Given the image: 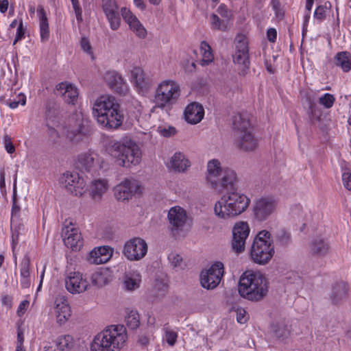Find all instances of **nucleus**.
<instances>
[{"label": "nucleus", "instance_id": "obj_1", "mask_svg": "<svg viewBox=\"0 0 351 351\" xmlns=\"http://www.w3.org/2000/svg\"><path fill=\"white\" fill-rule=\"evenodd\" d=\"M92 114L97 123L107 129H117L123 121L119 104L114 96L108 94L101 95L94 100Z\"/></svg>", "mask_w": 351, "mask_h": 351}, {"label": "nucleus", "instance_id": "obj_2", "mask_svg": "<svg viewBox=\"0 0 351 351\" xmlns=\"http://www.w3.org/2000/svg\"><path fill=\"white\" fill-rule=\"evenodd\" d=\"M251 203L250 198L237 190L223 193L213 206L215 215L223 220L234 219L244 213Z\"/></svg>", "mask_w": 351, "mask_h": 351}, {"label": "nucleus", "instance_id": "obj_3", "mask_svg": "<svg viewBox=\"0 0 351 351\" xmlns=\"http://www.w3.org/2000/svg\"><path fill=\"white\" fill-rule=\"evenodd\" d=\"M205 178L209 187L217 192L234 187L239 180L236 171L223 167L221 162L217 158L208 161Z\"/></svg>", "mask_w": 351, "mask_h": 351}, {"label": "nucleus", "instance_id": "obj_4", "mask_svg": "<svg viewBox=\"0 0 351 351\" xmlns=\"http://www.w3.org/2000/svg\"><path fill=\"white\" fill-rule=\"evenodd\" d=\"M107 152L117 165L124 168L136 167L142 160L140 146L131 139L113 142L107 148Z\"/></svg>", "mask_w": 351, "mask_h": 351}, {"label": "nucleus", "instance_id": "obj_5", "mask_svg": "<svg viewBox=\"0 0 351 351\" xmlns=\"http://www.w3.org/2000/svg\"><path fill=\"white\" fill-rule=\"evenodd\" d=\"M127 337L123 325H111L94 337L90 351H120Z\"/></svg>", "mask_w": 351, "mask_h": 351}, {"label": "nucleus", "instance_id": "obj_6", "mask_svg": "<svg viewBox=\"0 0 351 351\" xmlns=\"http://www.w3.org/2000/svg\"><path fill=\"white\" fill-rule=\"evenodd\" d=\"M238 291L243 298L250 301H260L268 292L267 280L261 273L246 271L240 277Z\"/></svg>", "mask_w": 351, "mask_h": 351}, {"label": "nucleus", "instance_id": "obj_7", "mask_svg": "<svg viewBox=\"0 0 351 351\" xmlns=\"http://www.w3.org/2000/svg\"><path fill=\"white\" fill-rule=\"evenodd\" d=\"M181 93L180 85L177 81L172 79L161 80L154 91V108L164 110L171 108L180 99Z\"/></svg>", "mask_w": 351, "mask_h": 351}, {"label": "nucleus", "instance_id": "obj_8", "mask_svg": "<svg viewBox=\"0 0 351 351\" xmlns=\"http://www.w3.org/2000/svg\"><path fill=\"white\" fill-rule=\"evenodd\" d=\"M173 234L177 238H184L190 232L192 227V218L187 210L179 206L171 207L167 215Z\"/></svg>", "mask_w": 351, "mask_h": 351}, {"label": "nucleus", "instance_id": "obj_9", "mask_svg": "<svg viewBox=\"0 0 351 351\" xmlns=\"http://www.w3.org/2000/svg\"><path fill=\"white\" fill-rule=\"evenodd\" d=\"M234 125L236 132V146L243 152L254 151L258 145V141L252 134L249 121L243 119L241 116L236 117Z\"/></svg>", "mask_w": 351, "mask_h": 351}, {"label": "nucleus", "instance_id": "obj_10", "mask_svg": "<svg viewBox=\"0 0 351 351\" xmlns=\"http://www.w3.org/2000/svg\"><path fill=\"white\" fill-rule=\"evenodd\" d=\"M59 183L73 196L82 197L87 193L86 182L77 173L66 171L60 176Z\"/></svg>", "mask_w": 351, "mask_h": 351}, {"label": "nucleus", "instance_id": "obj_11", "mask_svg": "<svg viewBox=\"0 0 351 351\" xmlns=\"http://www.w3.org/2000/svg\"><path fill=\"white\" fill-rule=\"evenodd\" d=\"M248 40L244 35H237L235 38V53L233 62L240 75H245L249 69Z\"/></svg>", "mask_w": 351, "mask_h": 351}, {"label": "nucleus", "instance_id": "obj_12", "mask_svg": "<svg viewBox=\"0 0 351 351\" xmlns=\"http://www.w3.org/2000/svg\"><path fill=\"white\" fill-rule=\"evenodd\" d=\"M277 199L270 195L256 199L253 204L252 213L255 220L262 222L267 220L276 210Z\"/></svg>", "mask_w": 351, "mask_h": 351}, {"label": "nucleus", "instance_id": "obj_13", "mask_svg": "<svg viewBox=\"0 0 351 351\" xmlns=\"http://www.w3.org/2000/svg\"><path fill=\"white\" fill-rule=\"evenodd\" d=\"M143 187L140 182L133 178H125L114 188V195L118 201H128L135 194H141Z\"/></svg>", "mask_w": 351, "mask_h": 351}, {"label": "nucleus", "instance_id": "obj_14", "mask_svg": "<svg viewBox=\"0 0 351 351\" xmlns=\"http://www.w3.org/2000/svg\"><path fill=\"white\" fill-rule=\"evenodd\" d=\"M128 77L134 90L141 95H147L153 84L152 78L140 66H134L130 69Z\"/></svg>", "mask_w": 351, "mask_h": 351}, {"label": "nucleus", "instance_id": "obj_15", "mask_svg": "<svg viewBox=\"0 0 351 351\" xmlns=\"http://www.w3.org/2000/svg\"><path fill=\"white\" fill-rule=\"evenodd\" d=\"M224 274L222 263L217 261L201 272L200 283L206 289H213L220 283Z\"/></svg>", "mask_w": 351, "mask_h": 351}, {"label": "nucleus", "instance_id": "obj_16", "mask_svg": "<svg viewBox=\"0 0 351 351\" xmlns=\"http://www.w3.org/2000/svg\"><path fill=\"white\" fill-rule=\"evenodd\" d=\"M209 17V24L213 30L228 31L232 25V15L227 7L221 4Z\"/></svg>", "mask_w": 351, "mask_h": 351}, {"label": "nucleus", "instance_id": "obj_17", "mask_svg": "<svg viewBox=\"0 0 351 351\" xmlns=\"http://www.w3.org/2000/svg\"><path fill=\"white\" fill-rule=\"evenodd\" d=\"M75 164L80 169L92 171L101 169L104 167V160L97 153L88 151L80 154Z\"/></svg>", "mask_w": 351, "mask_h": 351}, {"label": "nucleus", "instance_id": "obj_18", "mask_svg": "<svg viewBox=\"0 0 351 351\" xmlns=\"http://www.w3.org/2000/svg\"><path fill=\"white\" fill-rule=\"evenodd\" d=\"M274 254L272 243H252L250 256L252 261L259 265L267 264Z\"/></svg>", "mask_w": 351, "mask_h": 351}, {"label": "nucleus", "instance_id": "obj_19", "mask_svg": "<svg viewBox=\"0 0 351 351\" xmlns=\"http://www.w3.org/2000/svg\"><path fill=\"white\" fill-rule=\"evenodd\" d=\"M66 290L72 294L81 293L90 287L86 278L79 271H71L65 278Z\"/></svg>", "mask_w": 351, "mask_h": 351}, {"label": "nucleus", "instance_id": "obj_20", "mask_svg": "<svg viewBox=\"0 0 351 351\" xmlns=\"http://www.w3.org/2000/svg\"><path fill=\"white\" fill-rule=\"evenodd\" d=\"M107 85L119 95H125L129 92V86L122 75L116 71H108L104 75Z\"/></svg>", "mask_w": 351, "mask_h": 351}, {"label": "nucleus", "instance_id": "obj_21", "mask_svg": "<svg viewBox=\"0 0 351 351\" xmlns=\"http://www.w3.org/2000/svg\"><path fill=\"white\" fill-rule=\"evenodd\" d=\"M102 8L112 30H117L121 25L119 8L115 0H102Z\"/></svg>", "mask_w": 351, "mask_h": 351}, {"label": "nucleus", "instance_id": "obj_22", "mask_svg": "<svg viewBox=\"0 0 351 351\" xmlns=\"http://www.w3.org/2000/svg\"><path fill=\"white\" fill-rule=\"evenodd\" d=\"M109 181L106 178L93 179L87 186V192L89 197L94 201H100L103 196L108 191Z\"/></svg>", "mask_w": 351, "mask_h": 351}, {"label": "nucleus", "instance_id": "obj_23", "mask_svg": "<svg viewBox=\"0 0 351 351\" xmlns=\"http://www.w3.org/2000/svg\"><path fill=\"white\" fill-rule=\"evenodd\" d=\"M121 12L124 21L135 35L141 38H145L147 30L138 19L127 8H122Z\"/></svg>", "mask_w": 351, "mask_h": 351}, {"label": "nucleus", "instance_id": "obj_24", "mask_svg": "<svg viewBox=\"0 0 351 351\" xmlns=\"http://www.w3.org/2000/svg\"><path fill=\"white\" fill-rule=\"evenodd\" d=\"M291 213L297 230L304 232L312 219L311 213L300 205L293 206Z\"/></svg>", "mask_w": 351, "mask_h": 351}, {"label": "nucleus", "instance_id": "obj_25", "mask_svg": "<svg viewBox=\"0 0 351 351\" xmlns=\"http://www.w3.org/2000/svg\"><path fill=\"white\" fill-rule=\"evenodd\" d=\"M204 117V108L197 102H192L186 106L184 111L185 121L191 125L199 123Z\"/></svg>", "mask_w": 351, "mask_h": 351}, {"label": "nucleus", "instance_id": "obj_26", "mask_svg": "<svg viewBox=\"0 0 351 351\" xmlns=\"http://www.w3.org/2000/svg\"><path fill=\"white\" fill-rule=\"evenodd\" d=\"M147 252V243H125L123 251L124 255L130 261L142 258Z\"/></svg>", "mask_w": 351, "mask_h": 351}, {"label": "nucleus", "instance_id": "obj_27", "mask_svg": "<svg viewBox=\"0 0 351 351\" xmlns=\"http://www.w3.org/2000/svg\"><path fill=\"white\" fill-rule=\"evenodd\" d=\"M167 167L173 171L184 173L191 167V162L185 154L178 152L169 158Z\"/></svg>", "mask_w": 351, "mask_h": 351}, {"label": "nucleus", "instance_id": "obj_28", "mask_svg": "<svg viewBox=\"0 0 351 351\" xmlns=\"http://www.w3.org/2000/svg\"><path fill=\"white\" fill-rule=\"evenodd\" d=\"M56 90L66 103L72 104L76 103L79 90L74 84L67 82H61L56 86Z\"/></svg>", "mask_w": 351, "mask_h": 351}, {"label": "nucleus", "instance_id": "obj_29", "mask_svg": "<svg viewBox=\"0 0 351 351\" xmlns=\"http://www.w3.org/2000/svg\"><path fill=\"white\" fill-rule=\"evenodd\" d=\"M112 252V248L108 245L95 247L89 253L88 261L92 264H103L110 260Z\"/></svg>", "mask_w": 351, "mask_h": 351}, {"label": "nucleus", "instance_id": "obj_30", "mask_svg": "<svg viewBox=\"0 0 351 351\" xmlns=\"http://www.w3.org/2000/svg\"><path fill=\"white\" fill-rule=\"evenodd\" d=\"M61 238L62 241H80L82 240L80 229L69 220H66L62 225Z\"/></svg>", "mask_w": 351, "mask_h": 351}, {"label": "nucleus", "instance_id": "obj_31", "mask_svg": "<svg viewBox=\"0 0 351 351\" xmlns=\"http://www.w3.org/2000/svg\"><path fill=\"white\" fill-rule=\"evenodd\" d=\"M55 313L57 322L64 324L71 316V308L64 298H57L55 301Z\"/></svg>", "mask_w": 351, "mask_h": 351}, {"label": "nucleus", "instance_id": "obj_32", "mask_svg": "<svg viewBox=\"0 0 351 351\" xmlns=\"http://www.w3.org/2000/svg\"><path fill=\"white\" fill-rule=\"evenodd\" d=\"M112 278V271L108 268H101L90 276L92 285L99 288L110 283Z\"/></svg>", "mask_w": 351, "mask_h": 351}, {"label": "nucleus", "instance_id": "obj_33", "mask_svg": "<svg viewBox=\"0 0 351 351\" xmlns=\"http://www.w3.org/2000/svg\"><path fill=\"white\" fill-rule=\"evenodd\" d=\"M250 227L246 221H237L232 228V241H246L250 233Z\"/></svg>", "mask_w": 351, "mask_h": 351}, {"label": "nucleus", "instance_id": "obj_34", "mask_svg": "<svg viewBox=\"0 0 351 351\" xmlns=\"http://www.w3.org/2000/svg\"><path fill=\"white\" fill-rule=\"evenodd\" d=\"M348 287L343 282H337L332 288L330 299L332 304H338L348 298Z\"/></svg>", "mask_w": 351, "mask_h": 351}, {"label": "nucleus", "instance_id": "obj_35", "mask_svg": "<svg viewBox=\"0 0 351 351\" xmlns=\"http://www.w3.org/2000/svg\"><path fill=\"white\" fill-rule=\"evenodd\" d=\"M37 14L39 19V32L42 43L47 42L49 38L50 32L46 13L42 6L37 8Z\"/></svg>", "mask_w": 351, "mask_h": 351}, {"label": "nucleus", "instance_id": "obj_36", "mask_svg": "<svg viewBox=\"0 0 351 351\" xmlns=\"http://www.w3.org/2000/svg\"><path fill=\"white\" fill-rule=\"evenodd\" d=\"M20 211V208L16 206L14 203L12 206V217H11V229L12 231V241L14 240L20 239L19 235L20 234V231H24L25 228L23 226H21L19 221V214Z\"/></svg>", "mask_w": 351, "mask_h": 351}, {"label": "nucleus", "instance_id": "obj_37", "mask_svg": "<svg viewBox=\"0 0 351 351\" xmlns=\"http://www.w3.org/2000/svg\"><path fill=\"white\" fill-rule=\"evenodd\" d=\"M335 65L341 69L343 72L351 70V54L347 51L337 53L335 56Z\"/></svg>", "mask_w": 351, "mask_h": 351}, {"label": "nucleus", "instance_id": "obj_38", "mask_svg": "<svg viewBox=\"0 0 351 351\" xmlns=\"http://www.w3.org/2000/svg\"><path fill=\"white\" fill-rule=\"evenodd\" d=\"M88 136L89 130L83 124H80L77 129L72 130L69 134V138L75 142L86 141Z\"/></svg>", "mask_w": 351, "mask_h": 351}, {"label": "nucleus", "instance_id": "obj_39", "mask_svg": "<svg viewBox=\"0 0 351 351\" xmlns=\"http://www.w3.org/2000/svg\"><path fill=\"white\" fill-rule=\"evenodd\" d=\"M141 282L139 274L133 273L126 275L124 278V286L128 291H134L138 289Z\"/></svg>", "mask_w": 351, "mask_h": 351}, {"label": "nucleus", "instance_id": "obj_40", "mask_svg": "<svg viewBox=\"0 0 351 351\" xmlns=\"http://www.w3.org/2000/svg\"><path fill=\"white\" fill-rule=\"evenodd\" d=\"M310 252L315 256H324L329 251V246L327 243H310Z\"/></svg>", "mask_w": 351, "mask_h": 351}, {"label": "nucleus", "instance_id": "obj_41", "mask_svg": "<svg viewBox=\"0 0 351 351\" xmlns=\"http://www.w3.org/2000/svg\"><path fill=\"white\" fill-rule=\"evenodd\" d=\"M199 50L202 57V61L203 64H208L213 61V54L211 50V47L206 42L202 41L201 43Z\"/></svg>", "mask_w": 351, "mask_h": 351}, {"label": "nucleus", "instance_id": "obj_42", "mask_svg": "<svg viewBox=\"0 0 351 351\" xmlns=\"http://www.w3.org/2000/svg\"><path fill=\"white\" fill-rule=\"evenodd\" d=\"M56 344L62 351L69 350L73 346V339L69 335H62L57 339Z\"/></svg>", "mask_w": 351, "mask_h": 351}, {"label": "nucleus", "instance_id": "obj_43", "mask_svg": "<svg viewBox=\"0 0 351 351\" xmlns=\"http://www.w3.org/2000/svg\"><path fill=\"white\" fill-rule=\"evenodd\" d=\"M126 325L131 329H136L139 326V315L136 311H130L125 318Z\"/></svg>", "mask_w": 351, "mask_h": 351}, {"label": "nucleus", "instance_id": "obj_44", "mask_svg": "<svg viewBox=\"0 0 351 351\" xmlns=\"http://www.w3.org/2000/svg\"><path fill=\"white\" fill-rule=\"evenodd\" d=\"M274 331L276 337L280 340H284L288 338L290 335V330L288 326L284 324H278L275 326Z\"/></svg>", "mask_w": 351, "mask_h": 351}, {"label": "nucleus", "instance_id": "obj_45", "mask_svg": "<svg viewBox=\"0 0 351 351\" xmlns=\"http://www.w3.org/2000/svg\"><path fill=\"white\" fill-rule=\"evenodd\" d=\"M6 104L12 109L16 108L19 105L25 106L26 104V96L25 94L20 93L16 95V98H9L6 101Z\"/></svg>", "mask_w": 351, "mask_h": 351}, {"label": "nucleus", "instance_id": "obj_46", "mask_svg": "<svg viewBox=\"0 0 351 351\" xmlns=\"http://www.w3.org/2000/svg\"><path fill=\"white\" fill-rule=\"evenodd\" d=\"M274 238L279 241H286L291 239V233L287 228L280 227L275 232Z\"/></svg>", "mask_w": 351, "mask_h": 351}, {"label": "nucleus", "instance_id": "obj_47", "mask_svg": "<svg viewBox=\"0 0 351 351\" xmlns=\"http://www.w3.org/2000/svg\"><path fill=\"white\" fill-rule=\"evenodd\" d=\"M168 259L174 268H183V261L180 254L176 252H171L169 254Z\"/></svg>", "mask_w": 351, "mask_h": 351}, {"label": "nucleus", "instance_id": "obj_48", "mask_svg": "<svg viewBox=\"0 0 351 351\" xmlns=\"http://www.w3.org/2000/svg\"><path fill=\"white\" fill-rule=\"evenodd\" d=\"M157 131L164 137H171L176 134L177 130L175 127L171 125H164L158 128Z\"/></svg>", "mask_w": 351, "mask_h": 351}, {"label": "nucleus", "instance_id": "obj_49", "mask_svg": "<svg viewBox=\"0 0 351 351\" xmlns=\"http://www.w3.org/2000/svg\"><path fill=\"white\" fill-rule=\"evenodd\" d=\"M165 339L167 342V343L173 346L177 340L178 338V334L176 332L171 330L168 327L165 328Z\"/></svg>", "mask_w": 351, "mask_h": 351}, {"label": "nucleus", "instance_id": "obj_50", "mask_svg": "<svg viewBox=\"0 0 351 351\" xmlns=\"http://www.w3.org/2000/svg\"><path fill=\"white\" fill-rule=\"evenodd\" d=\"M319 101L325 108H330L334 104L335 97L331 94L326 93L319 98Z\"/></svg>", "mask_w": 351, "mask_h": 351}, {"label": "nucleus", "instance_id": "obj_51", "mask_svg": "<svg viewBox=\"0 0 351 351\" xmlns=\"http://www.w3.org/2000/svg\"><path fill=\"white\" fill-rule=\"evenodd\" d=\"M273 239L271 233L267 230H260L255 236L253 241H268Z\"/></svg>", "mask_w": 351, "mask_h": 351}, {"label": "nucleus", "instance_id": "obj_52", "mask_svg": "<svg viewBox=\"0 0 351 351\" xmlns=\"http://www.w3.org/2000/svg\"><path fill=\"white\" fill-rule=\"evenodd\" d=\"M25 29L23 27L22 19L19 20V25L16 32V38L13 42V45H16V43L24 38Z\"/></svg>", "mask_w": 351, "mask_h": 351}, {"label": "nucleus", "instance_id": "obj_53", "mask_svg": "<svg viewBox=\"0 0 351 351\" xmlns=\"http://www.w3.org/2000/svg\"><path fill=\"white\" fill-rule=\"evenodd\" d=\"M3 143L5 149L8 154H13L15 152V147L13 145L12 138L9 135H4Z\"/></svg>", "mask_w": 351, "mask_h": 351}, {"label": "nucleus", "instance_id": "obj_54", "mask_svg": "<svg viewBox=\"0 0 351 351\" xmlns=\"http://www.w3.org/2000/svg\"><path fill=\"white\" fill-rule=\"evenodd\" d=\"M237 320L239 323L243 324L247 320L246 311L243 308H237L235 310Z\"/></svg>", "mask_w": 351, "mask_h": 351}, {"label": "nucleus", "instance_id": "obj_55", "mask_svg": "<svg viewBox=\"0 0 351 351\" xmlns=\"http://www.w3.org/2000/svg\"><path fill=\"white\" fill-rule=\"evenodd\" d=\"M327 7L326 5L318 6L315 11L314 17L318 20H323L326 17Z\"/></svg>", "mask_w": 351, "mask_h": 351}, {"label": "nucleus", "instance_id": "obj_56", "mask_svg": "<svg viewBox=\"0 0 351 351\" xmlns=\"http://www.w3.org/2000/svg\"><path fill=\"white\" fill-rule=\"evenodd\" d=\"M71 1L72 3L73 8L74 10L77 20L78 21H82V9H81V7H80L78 0H71Z\"/></svg>", "mask_w": 351, "mask_h": 351}, {"label": "nucleus", "instance_id": "obj_57", "mask_svg": "<svg viewBox=\"0 0 351 351\" xmlns=\"http://www.w3.org/2000/svg\"><path fill=\"white\" fill-rule=\"evenodd\" d=\"M342 181L344 187L351 191V173H343L342 175Z\"/></svg>", "mask_w": 351, "mask_h": 351}, {"label": "nucleus", "instance_id": "obj_58", "mask_svg": "<svg viewBox=\"0 0 351 351\" xmlns=\"http://www.w3.org/2000/svg\"><path fill=\"white\" fill-rule=\"evenodd\" d=\"M80 44H81V47L84 51H85L88 53H91V47H90V43L87 38H83L81 40Z\"/></svg>", "mask_w": 351, "mask_h": 351}, {"label": "nucleus", "instance_id": "obj_59", "mask_svg": "<svg viewBox=\"0 0 351 351\" xmlns=\"http://www.w3.org/2000/svg\"><path fill=\"white\" fill-rule=\"evenodd\" d=\"M21 276L23 278H27L29 276V263L27 261H24L22 263L21 268Z\"/></svg>", "mask_w": 351, "mask_h": 351}, {"label": "nucleus", "instance_id": "obj_60", "mask_svg": "<svg viewBox=\"0 0 351 351\" xmlns=\"http://www.w3.org/2000/svg\"><path fill=\"white\" fill-rule=\"evenodd\" d=\"M267 39L271 42L274 43L276 40L277 37V32L274 28H270L267 32Z\"/></svg>", "mask_w": 351, "mask_h": 351}, {"label": "nucleus", "instance_id": "obj_61", "mask_svg": "<svg viewBox=\"0 0 351 351\" xmlns=\"http://www.w3.org/2000/svg\"><path fill=\"white\" fill-rule=\"evenodd\" d=\"M232 243V249L233 250L237 253H241L245 250V243Z\"/></svg>", "mask_w": 351, "mask_h": 351}, {"label": "nucleus", "instance_id": "obj_62", "mask_svg": "<svg viewBox=\"0 0 351 351\" xmlns=\"http://www.w3.org/2000/svg\"><path fill=\"white\" fill-rule=\"evenodd\" d=\"M314 0H306V5L305 8L307 11L306 14H305V21H308L310 18V12L312 9L313 5Z\"/></svg>", "mask_w": 351, "mask_h": 351}, {"label": "nucleus", "instance_id": "obj_63", "mask_svg": "<svg viewBox=\"0 0 351 351\" xmlns=\"http://www.w3.org/2000/svg\"><path fill=\"white\" fill-rule=\"evenodd\" d=\"M29 306V302L27 300H23L19 304V306L18 308L17 313L19 315H23Z\"/></svg>", "mask_w": 351, "mask_h": 351}, {"label": "nucleus", "instance_id": "obj_64", "mask_svg": "<svg viewBox=\"0 0 351 351\" xmlns=\"http://www.w3.org/2000/svg\"><path fill=\"white\" fill-rule=\"evenodd\" d=\"M155 287L159 291H165L167 288V284L164 281H159L156 280Z\"/></svg>", "mask_w": 351, "mask_h": 351}]
</instances>
